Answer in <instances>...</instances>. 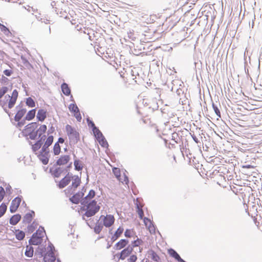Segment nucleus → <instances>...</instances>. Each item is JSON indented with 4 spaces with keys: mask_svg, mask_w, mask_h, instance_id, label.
<instances>
[{
    "mask_svg": "<svg viewBox=\"0 0 262 262\" xmlns=\"http://www.w3.org/2000/svg\"><path fill=\"white\" fill-rule=\"evenodd\" d=\"M71 174L68 173L63 179H62L58 184V187L62 188L67 186L71 182Z\"/></svg>",
    "mask_w": 262,
    "mask_h": 262,
    "instance_id": "nucleus-13",
    "label": "nucleus"
},
{
    "mask_svg": "<svg viewBox=\"0 0 262 262\" xmlns=\"http://www.w3.org/2000/svg\"><path fill=\"white\" fill-rule=\"evenodd\" d=\"M18 92L16 90H14L11 96L8 95L5 96V101L4 103L5 104H8V107L11 108L13 107L14 105L17 98L18 97Z\"/></svg>",
    "mask_w": 262,
    "mask_h": 262,
    "instance_id": "nucleus-5",
    "label": "nucleus"
},
{
    "mask_svg": "<svg viewBox=\"0 0 262 262\" xmlns=\"http://www.w3.org/2000/svg\"><path fill=\"white\" fill-rule=\"evenodd\" d=\"M100 206L97 204L95 200L90 202L87 205L81 207L82 210L85 211L84 216L91 217L94 216L100 210Z\"/></svg>",
    "mask_w": 262,
    "mask_h": 262,
    "instance_id": "nucleus-1",
    "label": "nucleus"
},
{
    "mask_svg": "<svg viewBox=\"0 0 262 262\" xmlns=\"http://www.w3.org/2000/svg\"><path fill=\"white\" fill-rule=\"evenodd\" d=\"M13 73L11 69H7L4 71V74L7 76H10Z\"/></svg>",
    "mask_w": 262,
    "mask_h": 262,
    "instance_id": "nucleus-47",
    "label": "nucleus"
},
{
    "mask_svg": "<svg viewBox=\"0 0 262 262\" xmlns=\"http://www.w3.org/2000/svg\"><path fill=\"white\" fill-rule=\"evenodd\" d=\"M142 207H143V206L141 204L138 205V204H137V211L139 216V217L141 220L143 219V216H144V212L142 210Z\"/></svg>",
    "mask_w": 262,
    "mask_h": 262,
    "instance_id": "nucleus-35",
    "label": "nucleus"
},
{
    "mask_svg": "<svg viewBox=\"0 0 262 262\" xmlns=\"http://www.w3.org/2000/svg\"><path fill=\"white\" fill-rule=\"evenodd\" d=\"M175 136H177V134H176V133L172 134V138H174Z\"/></svg>",
    "mask_w": 262,
    "mask_h": 262,
    "instance_id": "nucleus-50",
    "label": "nucleus"
},
{
    "mask_svg": "<svg viewBox=\"0 0 262 262\" xmlns=\"http://www.w3.org/2000/svg\"><path fill=\"white\" fill-rule=\"evenodd\" d=\"M212 107H213V108L216 114V115L219 117H221V113H220V111L219 110V109L218 108V107L215 105L213 103L212 104Z\"/></svg>",
    "mask_w": 262,
    "mask_h": 262,
    "instance_id": "nucleus-46",
    "label": "nucleus"
},
{
    "mask_svg": "<svg viewBox=\"0 0 262 262\" xmlns=\"http://www.w3.org/2000/svg\"><path fill=\"white\" fill-rule=\"evenodd\" d=\"M143 222L145 226L148 228L150 233L155 231V229L154 226L149 219L147 217H144L143 219Z\"/></svg>",
    "mask_w": 262,
    "mask_h": 262,
    "instance_id": "nucleus-18",
    "label": "nucleus"
},
{
    "mask_svg": "<svg viewBox=\"0 0 262 262\" xmlns=\"http://www.w3.org/2000/svg\"><path fill=\"white\" fill-rule=\"evenodd\" d=\"M46 235V232L43 227H40L34 233L30 239L29 243L31 245H38L42 242V238Z\"/></svg>",
    "mask_w": 262,
    "mask_h": 262,
    "instance_id": "nucleus-2",
    "label": "nucleus"
},
{
    "mask_svg": "<svg viewBox=\"0 0 262 262\" xmlns=\"http://www.w3.org/2000/svg\"><path fill=\"white\" fill-rule=\"evenodd\" d=\"M143 244V241L139 238H137L136 240L132 242V244L130 247H133V249H134V247H138L141 245Z\"/></svg>",
    "mask_w": 262,
    "mask_h": 262,
    "instance_id": "nucleus-33",
    "label": "nucleus"
},
{
    "mask_svg": "<svg viewBox=\"0 0 262 262\" xmlns=\"http://www.w3.org/2000/svg\"><path fill=\"white\" fill-rule=\"evenodd\" d=\"M36 128L37 123L36 122L29 123L26 126L24 133L26 136H29L30 139H34L37 136V133L34 132Z\"/></svg>",
    "mask_w": 262,
    "mask_h": 262,
    "instance_id": "nucleus-6",
    "label": "nucleus"
},
{
    "mask_svg": "<svg viewBox=\"0 0 262 262\" xmlns=\"http://www.w3.org/2000/svg\"><path fill=\"white\" fill-rule=\"evenodd\" d=\"M56 259L54 252L52 248L45 254L43 258L44 262H54Z\"/></svg>",
    "mask_w": 262,
    "mask_h": 262,
    "instance_id": "nucleus-11",
    "label": "nucleus"
},
{
    "mask_svg": "<svg viewBox=\"0 0 262 262\" xmlns=\"http://www.w3.org/2000/svg\"><path fill=\"white\" fill-rule=\"evenodd\" d=\"M5 195V191L4 188L0 186V202L3 200Z\"/></svg>",
    "mask_w": 262,
    "mask_h": 262,
    "instance_id": "nucleus-45",
    "label": "nucleus"
},
{
    "mask_svg": "<svg viewBox=\"0 0 262 262\" xmlns=\"http://www.w3.org/2000/svg\"><path fill=\"white\" fill-rule=\"evenodd\" d=\"M26 103V104L30 107H33L35 106V101L31 97L27 98Z\"/></svg>",
    "mask_w": 262,
    "mask_h": 262,
    "instance_id": "nucleus-40",
    "label": "nucleus"
},
{
    "mask_svg": "<svg viewBox=\"0 0 262 262\" xmlns=\"http://www.w3.org/2000/svg\"><path fill=\"white\" fill-rule=\"evenodd\" d=\"M26 113V110L23 108L19 110L16 114L14 119L16 121H19Z\"/></svg>",
    "mask_w": 262,
    "mask_h": 262,
    "instance_id": "nucleus-20",
    "label": "nucleus"
},
{
    "mask_svg": "<svg viewBox=\"0 0 262 262\" xmlns=\"http://www.w3.org/2000/svg\"><path fill=\"white\" fill-rule=\"evenodd\" d=\"M37 119L40 121H43L47 117V111L43 110L40 109L39 110L37 114Z\"/></svg>",
    "mask_w": 262,
    "mask_h": 262,
    "instance_id": "nucleus-19",
    "label": "nucleus"
},
{
    "mask_svg": "<svg viewBox=\"0 0 262 262\" xmlns=\"http://www.w3.org/2000/svg\"><path fill=\"white\" fill-rule=\"evenodd\" d=\"M20 124H21L20 123H18V125L19 126H20Z\"/></svg>",
    "mask_w": 262,
    "mask_h": 262,
    "instance_id": "nucleus-55",
    "label": "nucleus"
},
{
    "mask_svg": "<svg viewBox=\"0 0 262 262\" xmlns=\"http://www.w3.org/2000/svg\"><path fill=\"white\" fill-rule=\"evenodd\" d=\"M33 248L30 246H27L25 253V255L28 257H32L33 255Z\"/></svg>",
    "mask_w": 262,
    "mask_h": 262,
    "instance_id": "nucleus-26",
    "label": "nucleus"
},
{
    "mask_svg": "<svg viewBox=\"0 0 262 262\" xmlns=\"http://www.w3.org/2000/svg\"><path fill=\"white\" fill-rule=\"evenodd\" d=\"M95 196V192L93 190H91L88 194L84 198V200L82 204L85 203H88V201L91 200Z\"/></svg>",
    "mask_w": 262,
    "mask_h": 262,
    "instance_id": "nucleus-29",
    "label": "nucleus"
},
{
    "mask_svg": "<svg viewBox=\"0 0 262 262\" xmlns=\"http://www.w3.org/2000/svg\"><path fill=\"white\" fill-rule=\"evenodd\" d=\"M7 205L5 203H2L0 206V217H1L7 210Z\"/></svg>",
    "mask_w": 262,
    "mask_h": 262,
    "instance_id": "nucleus-42",
    "label": "nucleus"
},
{
    "mask_svg": "<svg viewBox=\"0 0 262 262\" xmlns=\"http://www.w3.org/2000/svg\"><path fill=\"white\" fill-rule=\"evenodd\" d=\"M136 234L134 229H127L124 232V236L127 238H131Z\"/></svg>",
    "mask_w": 262,
    "mask_h": 262,
    "instance_id": "nucleus-30",
    "label": "nucleus"
},
{
    "mask_svg": "<svg viewBox=\"0 0 262 262\" xmlns=\"http://www.w3.org/2000/svg\"><path fill=\"white\" fill-rule=\"evenodd\" d=\"M184 262H185V261H184Z\"/></svg>",
    "mask_w": 262,
    "mask_h": 262,
    "instance_id": "nucleus-56",
    "label": "nucleus"
},
{
    "mask_svg": "<svg viewBox=\"0 0 262 262\" xmlns=\"http://www.w3.org/2000/svg\"><path fill=\"white\" fill-rule=\"evenodd\" d=\"M42 143L41 140H39L32 145V149L35 154H37V151L40 148Z\"/></svg>",
    "mask_w": 262,
    "mask_h": 262,
    "instance_id": "nucleus-22",
    "label": "nucleus"
},
{
    "mask_svg": "<svg viewBox=\"0 0 262 262\" xmlns=\"http://www.w3.org/2000/svg\"><path fill=\"white\" fill-rule=\"evenodd\" d=\"M93 133L95 135V137L96 138L97 140L98 139L101 138L102 137H103L102 134L101 133V132L99 130L98 128L97 127H95L93 129Z\"/></svg>",
    "mask_w": 262,
    "mask_h": 262,
    "instance_id": "nucleus-39",
    "label": "nucleus"
},
{
    "mask_svg": "<svg viewBox=\"0 0 262 262\" xmlns=\"http://www.w3.org/2000/svg\"><path fill=\"white\" fill-rule=\"evenodd\" d=\"M133 251V247H130V246H128L126 248H125L121 251L120 253L119 259H125L127 257L131 255V254L132 253Z\"/></svg>",
    "mask_w": 262,
    "mask_h": 262,
    "instance_id": "nucleus-10",
    "label": "nucleus"
},
{
    "mask_svg": "<svg viewBox=\"0 0 262 262\" xmlns=\"http://www.w3.org/2000/svg\"><path fill=\"white\" fill-rule=\"evenodd\" d=\"M124 181L126 183H127V182L128 181L127 178H125Z\"/></svg>",
    "mask_w": 262,
    "mask_h": 262,
    "instance_id": "nucleus-52",
    "label": "nucleus"
},
{
    "mask_svg": "<svg viewBox=\"0 0 262 262\" xmlns=\"http://www.w3.org/2000/svg\"><path fill=\"white\" fill-rule=\"evenodd\" d=\"M71 185L64 190L67 195H71L74 193L81 183V179L78 176L71 174Z\"/></svg>",
    "mask_w": 262,
    "mask_h": 262,
    "instance_id": "nucleus-4",
    "label": "nucleus"
},
{
    "mask_svg": "<svg viewBox=\"0 0 262 262\" xmlns=\"http://www.w3.org/2000/svg\"><path fill=\"white\" fill-rule=\"evenodd\" d=\"M70 160L71 157L70 155H62L57 160L56 164L59 166L66 165L70 162Z\"/></svg>",
    "mask_w": 262,
    "mask_h": 262,
    "instance_id": "nucleus-12",
    "label": "nucleus"
},
{
    "mask_svg": "<svg viewBox=\"0 0 262 262\" xmlns=\"http://www.w3.org/2000/svg\"><path fill=\"white\" fill-rule=\"evenodd\" d=\"M36 155L43 164L46 165L48 163L50 156L49 149L42 147L41 150Z\"/></svg>",
    "mask_w": 262,
    "mask_h": 262,
    "instance_id": "nucleus-8",
    "label": "nucleus"
},
{
    "mask_svg": "<svg viewBox=\"0 0 262 262\" xmlns=\"http://www.w3.org/2000/svg\"><path fill=\"white\" fill-rule=\"evenodd\" d=\"M246 167L250 168V165H248V166H246Z\"/></svg>",
    "mask_w": 262,
    "mask_h": 262,
    "instance_id": "nucleus-54",
    "label": "nucleus"
},
{
    "mask_svg": "<svg viewBox=\"0 0 262 262\" xmlns=\"http://www.w3.org/2000/svg\"><path fill=\"white\" fill-rule=\"evenodd\" d=\"M151 258L152 260L155 262H160V257L154 251H152L150 253Z\"/></svg>",
    "mask_w": 262,
    "mask_h": 262,
    "instance_id": "nucleus-38",
    "label": "nucleus"
},
{
    "mask_svg": "<svg viewBox=\"0 0 262 262\" xmlns=\"http://www.w3.org/2000/svg\"><path fill=\"white\" fill-rule=\"evenodd\" d=\"M88 124L89 126H91L93 128V129L95 127H96L95 125V124L92 121H90V122H89Z\"/></svg>",
    "mask_w": 262,
    "mask_h": 262,
    "instance_id": "nucleus-49",
    "label": "nucleus"
},
{
    "mask_svg": "<svg viewBox=\"0 0 262 262\" xmlns=\"http://www.w3.org/2000/svg\"><path fill=\"white\" fill-rule=\"evenodd\" d=\"M36 114V110L33 109L30 111H29L26 116V119L27 120H31L33 119Z\"/></svg>",
    "mask_w": 262,
    "mask_h": 262,
    "instance_id": "nucleus-31",
    "label": "nucleus"
},
{
    "mask_svg": "<svg viewBox=\"0 0 262 262\" xmlns=\"http://www.w3.org/2000/svg\"><path fill=\"white\" fill-rule=\"evenodd\" d=\"M103 225L102 223L97 222L94 227V231L96 233L99 234L102 231Z\"/></svg>",
    "mask_w": 262,
    "mask_h": 262,
    "instance_id": "nucleus-34",
    "label": "nucleus"
},
{
    "mask_svg": "<svg viewBox=\"0 0 262 262\" xmlns=\"http://www.w3.org/2000/svg\"><path fill=\"white\" fill-rule=\"evenodd\" d=\"M15 235L16 238L19 241L23 240L25 236V232L19 230H15Z\"/></svg>",
    "mask_w": 262,
    "mask_h": 262,
    "instance_id": "nucleus-27",
    "label": "nucleus"
},
{
    "mask_svg": "<svg viewBox=\"0 0 262 262\" xmlns=\"http://www.w3.org/2000/svg\"><path fill=\"white\" fill-rule=\"evenodd\" d=\"M53 141V136H50L47 139L44 145L42 146V148H45L46 149H49V147L52 144Z\"/></svg>",
    "mask_w": 262,
    "mask_h": 262,
    "instance_id": "nucleus-28",
    "label": "nucleus"
},
{
    "mask_svg": "<svg viewBox=\"0 0 262 262\" xmlns=\"http://www.w3.org/2000/svg\"><path fill=\"white\" fill-rule=\"evenodd\" d=\"M97 140L102 146L105 147L108 146L107 142L103 136L101 138H100V139H98Z\"/></svg>",
    "mask_w": 262,
    "mask_h": 262,
    "instance_id": "nucleus-43",
    "label": "nucleus"
},
{
    "mask_svg": "<svg viewBox=\"0 0 262 262\" xmlns=\"http://www.w3.org/2000/svg\"><path fill=\"white\" fill-rule=\"evenodd\" d=\"M0 30L3 32L6 35L8 36L11 34V32L9 29L7 28L5 26L0 23Z\"/></svg>",
    "mask_w": 262,
    "mask_h": 262,
    "instance_id": "nucleus-36",
    "label": "nucleus"
},
{
    "mask_svg": "<svg viewBox=\"0 0 262 262\" xmlns=\"http://www.w3.org/2000/svg\"><path fill=\"white\" fill-rule=\"evenodd\" d=\"M66 132L70 142L75 144L79 140V134L75 127L68 124L66 126Z\"/></svg>",
    "mask_w": 262,
    "mask_h": 262,
    "instance_id": "nucleus-3",
    "label": "nucleus"
},
{
    "mask_svg": "<svg viewBox=\"0 0 262 262\" xmlns=\"http://www.w3.org/2000/svg\"><path fill=\"white\" fill-rule=\"evenodd\" d=\"M84 189L83 188L82 189L81 191H79L75 194H74L73 196H72L70 199V201L74 203V204H78L80 202V199L83 196L84 193L83 192V190Z\"/></svg>",
    "mask_w": 262,
    "mask_h": 262,
    "instance_id": "nucleus-15",
    "label": "nucleus"
},
{
    "mask_svg": "<svg viewBox=\"0 0 262 262\" xmlns=\"http://www.w3.org/2000/svg\"><path fill=\"white\" fill-rule=\"evenodd\" d=\"M61 150L60 146L58 143H55L53 147V152L55 155H58Z\"/></svg>",
    "mask_w": 262,
    "mask_h": 262,
    "instance_id": "nucleus-37",
    "label": "nucleus"
},
{
    "mask_svg": "<svg viewBox=\"0 0 262 262\" xmlns=\"http://www.w3.org/2000/svg\"><path fill=\"white\" fill-rule=\"evenodd\" d=\"M128 244V241L125 239H121L118 242H117L115 247L117 250H121L125 248Z\"/></svg>",
    "mask_w": 262,
    "mask_h": 262,
    "instance_id": "nucleus-17",
    "label": "nucleus"
},
{
    "mask_svg": "<svg viewBox=\"0 0 262 262\" xmlns=\"http://www.w3.org/2000/svg\"><path fill=\"white\" fill-rule=\"evenodd\" d=\"M69 110L73 114L74 116L77 119L78 121H80L81 119V114L76 104H70L69 106Z\"/></svg>",
    "mask_w": 262,
    "mask_h": 262,
    "instance_id": "nucleus-9",
    "label": "nucleus"
},
{
    "mask_svg": "<svg viewBox=\"0 0 262 262\" xmlns=\"http://www.w3.org/2000/svg\"><path fill=\"white\" fill-rule=\"evenodd\" d=\"M64 142V140L63 138H59L58 140V141L57 143H58V144H59V143H61V144H62Z\"/></svg>",
    "mask_w": 262,
    "mask_h": 262,
    "instance_id": "nucleus-48",
    "label": "nucleus"
},
{
    "mask_svg": "<svg viewBox=\"0 0 262 262\" xmlns=\"http://www.w3.org/2000/svg\"><path fill=\"white\" fill-rule=\"evenodd\" d=\"M75 169L77 171H80L83 169V163L79 159H75L74 162Z\"/></svg>",
    "mask_w": 262,
    "mask_h": 262,
    "instance_id": "nucleus-24",
    "label": "nucleus"
},
{
    "mask_svg": "<svg viewBox=\"0 0 262 262\" xmlns=\"http://www.w3.org/2000/svg\"><path fill=\"white\" fill-rule=\"evenodd\" d=\"M137 256L135 254H132L127 259L126 262H136L137 260Z\"/></svg>",
    "mask_w": 262,
    "mask_h": 262,
    "instance_id": "nucleus-44",
    "label": "nucleus"
},
{
    "mask_svg": "<svg viewBox=\"0 0 262 262\" xmlns=\"http://www.w3.org/2000/svg\"><path fill=\"white\" fill-rule=\"evenodd\" d=\"M20 219V215L18 214L13 215L10 219V223L12 225H15L19 222Z\"/></svg>",
    "mask_w": 262,
    "mask_h": 262,
    "instance_id": "nucleus-21",
    "label": "nucleus"
},
{
    "mask_svg": "<svg viewBox=\"0 0 262 262\" xmlns=\"http://www.w3.org/2000/svg\"><path fill=\"white\" fill-rule=\"evenodd\" d=\"M124 231V229L122 227H119L117 230L115 231L114 234L113 235L112 237V239L114 240L117 239L118 238H119L123 233Z\"/></svg>",
    "mask_w": 262,
    "mask_h": 262,
    "instance_id": "nucleus-25",
    "label": "nucleus"
},
{
    "mask_svg": "<svg viewBox=\"0 0 262 262\" xmlns=\"http://www.w3.org/2000/svg\"><path fill=\"white\" fill-rule=\"evenodd\" d=\"M20 202L21 199L18 197L15 198L12 200L10 207V210L11 212H14L17 210L20 205Z\"/></svg>",
    "mask_w": 262,
    "mask_h": 262,
    "instance_id": "nucleus-14",
    "label": "nucleus"
},
{
    "mask_svg": "<svg viewBox=\"0 0 262 262\" xmlns=\"http://www.w3.org/2000/svg\"><path fill=\"white\" fill-rule=\"evenodd\" d=\"M168 254L172 257L174 258L179 262H184L183 259L181 258L178 253L173 249H169L167 250Z\"/></svg>",
    "mask_w": 262,
    "mask_h": 262,
    "instance_id": "nucleus-16",
    "label": "nucleus"
},
{
    "mask_svg": "<svg viewBox=\"0 0 262 262\" xmlns=\"http://www.w3.org/2000/svg\"><path fill=\"white\" fill-rule=\"evenodd\" d=\"M61 88L62 93L66 96H69L71 94V90L69 87L68 85L63 83L61 84Z\"/></svg>",
    "mask_w": 262,
    "mask_h": 262,
    "instance_id": "nucleus-23",
    "label": "nucleus"
},
{
    "mask_svg": "<svg viewBox=\"0 0 262 262\" xmlns=\"http://www.w3.org/2000/svg\"><path fill=\"white\" fill-rule=\"evenodd\" d=\"M47 126L45 124L41 125L40 126L39 128L37 130V132L38 133L39 136H40L42 134L46 133L47 130Z\"/></svg>",
    "mask_w": 262,
    "mask_h": 262,
    "instance_id": "nucleus-41",
    "label": "nucleus"
},
{
    "mask_svg": "<svg viewBox=\"0 0 262 262\" xmlns=\"http://www.w3.org/2000/svg\"><path fill=\"white\" fill-rule=\"evenodd\" d=\"M253 26H254V23H253L252 24V28H253Z\"/></svg>",
    "mask_w": 262,
    "mask_h": 262,
    "instance_id": "nucleus-53",
    "label": "nucleus"
},
{
    "mask_svg": "<svg viewBox=\"0 0 262 262\" xmlns=\"http://www.w3.org/2000/svg\"><path fill=\"white\" fill-rule=\"evenodd\" d=\"M113 172L115 175L116 177L117 178V179L119 181H121L122 182H123V181H122V179L121 178V172L120 169L118 168L114 167L113 169Z\"/></svg>",
    "mask_w": 262,
    "mask_h": 262,
    "instance_id": "nucleus-32",
    "label": "nucleus"
},
{
    "mask_svg": "<svg viewBox=\"0 0 262 262\" xmlns=\"http://www.w3.org/2000/svg\"><path fill=\"white\" fill-rule=\"evenodd\" d=\"M115 220L113 215L106 214V215H101L99 217V221L101 222L104 226L108 228L114 224Z\"/></svg>",
    "mask_w": 262,
    "mask_h": 262,
    "instance_id": "nucleus-7",
    "label": "nucleus"
},
{
    "mask_svg": "<svg viewBox=\"0 0 262 262\" xmlns=\"http://www.w3.org/2000/svg\"><path fill=\"white\" fill-rule=\"evenodd\" d=\"M26 217H31V215L30 213L27 214H26Z\"/></svg>",
    "mask_w": 262,
    "mask_h": 262,
    "instance_id": "nucleus-51",
    "label": "nucleus"
}]
</instances>
